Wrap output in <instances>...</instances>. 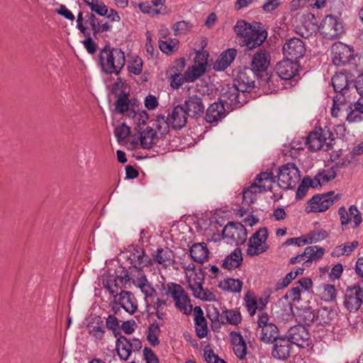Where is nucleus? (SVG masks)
<instances>
[{
    "instance_id": "nucleus-1",
    "label": "nucleus",
    "mask_w": 363,
    "mask_h": 363,
    "mask_svg": "<svg viewBox=\"0 0 363 363\" xmlns=\"http://www.w3.org/2000/svg\"><path fill=\"white\" fill-rule=\"evenodd\" d=\"M234 31L243 39L242 43L248 50L259 47L268 35L265 26L257 21L250 23L245 20H238L234 26Z\"/></svg>"
},
{
    "instance_id": "nucleus-2",
    "label": "nucleus",
    "mask_w": 363,
    "mask_h": 363,
    "mask_svg": "<svg viewBox=\"0 0 363 363\" xmlns=\"http://www.w3.org/2000/svg\"><path fill=\"white\" fill-rule=\"evenodd\" d=\"M98 65L101 72L118 76L125 65V52L121 48L111 47L108 43L99 51Z\"/></svg>"
},
{
    "instance_id": "nucleus-3",
    "label": "nucleus",
    "mask_w": 363,
    "mask_h": 363,
    "mask_svg": "<svg viewBox=\"0 0 363 363\" xmlns=\"http://www.w3.org/2000/svg\"><path fill=\"white\" fill-rule=\"evenodd\" d=\"M352 74L346 69L335 74L331 79L334 91L337 95L333 98V104L331 108V115L337 117L338 113L342 109L346 104L349 102L347 96L350 86H353V80L350 79Z\"/></svg>"
},
{
    "instance_id": "nucleus-4",
    "label": "nucleus",
    "mask_w": 363,
    "mask_h": 363,
    "mask_svg": "<svg viewBox=\"0 0 363 363\" xmlns=\"http://www.w3.org/2000/svg\"><path fill=\"white\" fill-rule=\"evenodd\" d=\"M129 273V270L122 265L120 269H116L114 274L108 273L103 279V286L116 299L119 296V289L125 290L130 286V281L136 284V280Z\"/></svg>"
},
{
    "instance_id": "nucleus-5",
    "label": "nucleus",
    "mask_w": 363,
    "mask_h": 363,
    "mask_svg": "<svg viewBox=\"0 0 363 363\" xmlns=\"http://www.w3.org/2000/svg\"><path fill=\"white\" fill-rule=\"evenodd\" d=\"M308 20L311 21L312 30L315 31L316 29H318L323 38L335 40L345 32L342 21L334 15H327L321 21L319 27H318V22L313 14L308 15Z\"/></svg>"
},
{
    "instance_id": "nucleus-6",
    "label": "nucleus",
    "mask_w": 363,
    "mask_h": 363,
    "mask_svg": "<svg viewBox=\"0 0 363 363\" xmlns=\"http://www.w3.org/2000/svg\"><path fill=\"white\" fill-rule=\"evenodd\" d=\"M251 97L252 94L245 93L233 83L232 85L226 84L223 87L220 98L218 99L233 110L243 106Z\"/></svg>"
},
{
    "instance_id": "nucleus-7",
    "label": "nucleus",
    "mask_w": 363,
    "mask_h": 363,
    "mask_svg": "<svg viewBox=\"0 0 363 363\" xmlns=\"http://www.w3.org/2000/svg\"><path fill=\"white\" fill-rule=\"evenodd\" d=\"M233 83L245 93L251 94L255 87V79L258 77L250 67L238 66L233 71Z\"/></svg>"
},
{
    "instance_id": "nucleus-8",
    "label": "nucleus",
    "mask_w": 363,
    "mask_h": 363,
    "mask_svg": "<svg viewBox=\"0 0 363 363\" xmlns=\"http://www.w3.org/2000/svg\"><path fill=\"white\" fill-rule=\"evenodd\" d=\"M363 303V279L347 286L344 292L343 306L350 312L357 311Z\"/></svg>"
},
{
    "instance_id": "nucleus-9",
    "label": "nucleus",
    "mask_w": 363,
    "mask_h": 363,
    "mask_svg": "<svg viewBox=\"0 0 363 363\" xmlns=\"http://www.w3.org/2000/svg\"><path fill=\"white\" fill-rule=\"evenodd\" d=\"M277 182L280 188L284 190L294 189L298 182L301 174L298 168L294 163L289 162L279 168Z\"/></svg>"
},
{
    "instance_id": "nucleus-10",
    "label": "nucleus",
    "mask_w": 363,
    "mask_h": 363,
    "mask_svg": "<svg viewBox=\"0 0 363 363\" xmlns=\"http://www.w3.org/2000/svg\"><path fill=\"white\" fill-rule=\"evenodd\" d=\"M300 64L286 58L277 63L276 72L277 75L284 80H289L291 86H295L298 79Z\"/></svg>"
},
{
    "instance_id": "nucleus-11",
    "label": "nucleus",
    "mask_w": 363,
    "mask_h": 363,
    "mask_svg": "<svg viewBox=\"0 0 363 363\" xmlns=\"http://www.w3.org/2000/svg\"><path fill=\"white\" fill-rule=\"evenodd\" d=\"M167 293H169L175 301L177 308L184 311L186 315L191 313L193 306L190 303V298L181 285L171 283V285H168Z\"/></svg>"
},
{
    "instance_id": "nucleus-12",
    "label": "nucleus",
    "mask_w": 363,
    "mask_h": 363,
    "mask_svg": "<svg viewBox=\"0 0 363 363\" xmlns=\"http://www.w3.org/2000/svg\"><path fill=\"white\" fill-rule=\"evenodd\" d=\"M354 49L342 42H336L331 47L333 62L335 66H345L354 60Z\"/></svg>"
},
{
    "instance_id": "nucleus-13",
    "label": "nucleus",
    "mask_w": 363,
    "mask_h": 363,
    "mask_svg": "<svg viewBox=\"0 0 363 363\" xmlns=\"http://www.w3.org/2000/svg\"><path fill=\"white\" fill-rule=\"evenodd\" d=\"M282 52L285 58L298 62L306 53L305 44L299 38H291L284 44Z\"/></svg>"
},
{
    "instance_id": "nucleus-14",
    "label": "nucleus",
    "mask_w": 363,
    "mask_h": 363,
    "mask_svg": "<svg viewBox=\"0 0 363 363\" xmlns=\"http://www.w3.org/2000/svg\"><path fill=\"white\" fill-rule=\"evenodd\" d=\"M247 229L241 223L238 222H228L222 231L223 238L231 239L235 242L237 245L244 244L247 240Z\"/></svg>"
},
{
    "instance_id": "nucleus-15",
    "label": "nucleus",
    "mask_w": 363,
    "mask_h": 363,
    "mask_svg": "<svg viewBox=\"0 0 363 363\" xmlns=\"http://www.w3.org/2000/svg\"><path fill=\"white\" fill-rule=\"evenodd\" d=\"M326 145V150L332 148L331 141L326 142L325 134L320 127H315L308 136L306 137L305 145L307 149L311 152H316L320 150L323 145Z\"/></svg>"
},
{
    "instance_id": "nucleus-16",
    "label": "nucleus",
    "mask_w": 363,
    "mask_h": 363,
    "mask_svg": "<svg viewBox=\"0 0 363 363\" xmlns=\"http://www.w3.org/2000/svg\"><path fill=\"white\" fill-rule=\"evenodd\" d=\"M124 258L130 261L128 267L129 273L135 278L138 276L145 275L143 271L145 267H149L152 264V259L145 253V250H142L141 254L137 255L135 257H131V255L124 256Z\"/></svg>"
},
{
    "instance_id": "nucleus-17",
    "label": "nucleus",
    "mask_w": 363,
    "mask_h": 363,
    "mask_svg": "<svg viewBox=\"0 0 363 363\" xmlns=\"http://www.w3.org/2000/svg\"><path fill=\"white\" fill-rule=\"evenodd\" d=\"M286 335L291 344L299 347L309 345L310 333L303 324H297L291 327Z\"/></svg>"
},
{
    "instance_id": "nucleus-18",
    "label": "nucleus",
    "mask_w": 363,
    "mask_h": 363,
    "mask_svg": "<svg viewBox=\"0 0 363 363\" xmlns=\"http://www.w3.org/2000/svg\"><path fill=\"white\" fill-rule=\"evenodd\" d=\"M272 356L279 360H286L291 355V343L286 335L273 338Z\"/></svg>"
},
{
    "instance_id": "nucleus-19",
    "label": "nucleus",
    "mask_w": 363,
    "mask_h": 363,
    "mask_svg": "<svg viewBox=\"0 0 363 363\" xmlns=\"http://www.w3.org/2000/svg\"><path fill=\"white\" fill-rule=\"evenodd\" d=\"M183 106L187 111L188 116L192 118L198 119L204 113L205 106L203 99L197 94L189 96L185 100Z\"/></svg>"
},
{
    "instance_id": "nucleus-20",
    "label": "nucleus",
    "mask_w": 363,
    "mask_h": 363,
    "mask_svg": "<svg viewBox=\"0 0 363 363\" xmlns=\"http://www.w3.org/2000/svg\"><path fill=\"white\" fill-rule=\"evenodd\" d=\"M270 60V54L265 50H261L253 55L250 67L259 77L261 72L267 70Z\"/></svg>"
},
{
    "instance_id": "nucleus-21",
    "label": "nucleus",
    "mask_w": 363,
    "mask_h": 363,
    "mask_svg": "<svg viewBox=\"0 0 363 363\" xmlns=\"http://www.w3.org/2000/svg\"><path fill=\"white\" fill-rule=\"evenodd\" d=\"M338 214L340 215L342 225H346L349 224V223L352 220V218H353V221L354 223L353 228H356L359 226L362 221V214L355 205H351L348 211L346 210L345 207H340L338 209Z\"/></svg>"
},
{
    "instance_id": "nucleus-22",
    "label": "nucleus",
    "mask_w": 363,
    "mask_h": 363,
    "mask_svg": "<svg viewBox=\"0 0 363 363\" xmlns=\"http://www.w3.org/2000/svg\"><path fill=\"white\" fill-rule=\"evenodd\" d=\"M113 303L120 305L121 308L130 315L134 314L138 309V304L133 294L126 290H121L118 298L114 299Z\"/></svg>"
},
{
    "instance_id": "nucleus-23",
    "label": "nucleus",
    "mask_w": 363,
    "mask_h": 363,
    "mask_svg": "<svg viewBox=\"0 0 363 363\" xmlns=\"http://www.w3.org/2000/svg\"><path fill=\"white\" fill-rule=\"evenodd\" d=\"M227 111L224 104L219 100L213 102L206 109L205 120L208 123H216L224 118Z\"/></svg>"
},
{
    "instance_id": "nucleus-24",
    "label": "nucleus",
    "mask_w": 363,
    "mask_h": 363,
    "mask_svg": "<svg viewBox=\"0 0 363 363\" xmlns=\"http://www.w3.org/2000/svg\"><path fill=\"white\" fill-rule=\"evenodd\" d=\"M257 189H259V192L272 191L273 186H267L265 184H257L252 183L249 187L244 189L242 191V204L249 206L255 202L257 200Z\"/></svg>"
},
{
    "instance_id": "nucleus-25",
    "label": "nucleus",
    "mask_w": 363,
    "mask_h": 363,
    "mask_svg": "<svg viewBox=\"0 0 363 363\" xmlns=\"http://www.w3.org/2000/svg\"><path fill=\"white\" fill-rule=\"evenodd\" d=\"M346 111L347 113V121L350 123L359 122L363 120V116L361 114L363 113V96H360V98L354 104V108H352V103L349 101L340 111Z\"/></svg>"
},
{
    "instance_id": "nucleus-26",
    "label": "nucleus",
    "mask_w": 363,
    "mask_h": 363,
    "mask_svg": "<svg viewBox=\"0 0 363 363\" xmlns=\"http://www.w3.org/2000/svg\"><path fill=\"white\" fill-rule=\"evenodd\" d=\"M170 116V123L172 128L181 130L186 124L188 113L182 104L176 106Z\"/></svg>"
},
{
    "instance_id": "nucleus-27",
    "label": "nucleus",
    "mask_w": 363,
    "mask_h": 363,
    "mask_svg": "<svg viewBox=\"0 0 363 363\" xmlns=\"http://www.w3.org/2000/svg\"><path fill=\"white\" fill-rule=\"evenodd\" d=\"M237 53V50L235 48H229L223 51L213 65V69L217 72L224 71L234 61Z\"/></svg>"
},
{
    "instance_id": "nucleus-28",
    "label": "nucleus",
    "mask_w": 363,
    "mask_h": 363,
    "mask_svg": "<svg viewBox=\"0 0 363 363\" xmlns=\"http://www.w3.org/2000/svg\"><path fill=\"white\" fill-rule=\"evenodd\" d=\"M174 252L169 247L157 248L155 255H153L152 261L161 264L164 269L174 263Z\"/></svg>"
},
{
    "instance_id": "nucleus-29",
    "label": "nucleus",
    "mask_w": 363,
    "mask_h": 363,
    "mask_svg": "<svg viewBox=\"0 0 363 363\" xmlns=\"http://www.w3.org/2000/svg\"><path fill=\"white\" fill-rule=\"evenodd\" d=\"M189 252L191 258L197 263L203 264L208 259L209 251L205 242L193 244Z\"/></svg>"
},
{
    "instance_id": "nucleus-30",
    "label": "nucleus",
    "mask_w": 363,
    "mask_h": 363,
    "mask_svg": "<svg viewBox=\"0 0 363 363\" xmlns=\"http://www.w3.org/2000/svg\"><path fill=\"white\" fill-rule=\"evenodd\" d=\"M243 262L242 250L240 248H235L230 255L226 256L223 261L221 267L229 271L233 270L241 266Z\"/></svg>"
},
{
    "instance_id": "nucleus-31",
    "label": "nucleus",
    "mask_w": 363,
    "mask_h": 363,
    "mask_svg": "<svg viewBox=\"0 0 363 363\" xmlns=\"http://www.w3.org/2000/svg\"><path fill=\"white\" fill-rule=\"evenodd\" d=\"M321 174H316L315 180L317 181L315 184H313V181L309 176H306L302 179L301 184L298 186L296 194V199H302L308 192V187L315 189L318 186H321L320 178Z\"/></svg>"
},
{
    "instance_id": "nucleus-32",
    "label": "nucleus",
    "mask_w": 363,
    "mask_h": 363,
    "mask_svg": "<svg viewBox=\"0 0 363 363\" xmlns=\"http://www.w3.org/2000/svg\"><path fill=\"white\" fill-rule=\"evenodd\" d=\"M157 132L152 127H147L140 132V142L143 149L150 150L156 144Z\"/></svg>"
},
{
    "instance_id": "nucleus-33",
    "label": "nucleus",
    "mask_w": 363,
    "mask_h": 363,
    "mask_svg": "<svg viewBox=\"0 0 363 363\" xmlns=\"http://www.w3.org/2000/svg\"><path fill=\"white\" fill-rule=\"evenodd\" d=\"M340 198L339 194L334 196V198H326L324 197L319 202L318 204L310 205V207L306 208L307 213H319L327 211L331 206L333 205L335 201H337Z\"/></svg>"
},
{
    "instance_id": "nucleus-34",
    "label": "nucleus",
    "mask_w": 363,
    "mask_h": 363,
    "mask_svg": "<svg viewBox=\"0 0 363 363\" xmlns=\"http://www.w3.org/2000/svg\"><path fill=\"white\" fill-rule=\"evenodd\" d=\"M335 312L330 307H320L316 313V322L318 325H325L333 320Z\"/></svg>"
},
{
    "instance_id": "nucleus-35",
    "label": "nucleus",
    "mask_w": 363,
    "mask_h": 363,
    "mask_svg": "<svg viewBox=\"0 0 363 363\" xmlns=\"http://www.w3.org/2000/svg\"><path fill=\"white\" fill-rule=\"evenodd\" d=\"M206 72L203 64L201 66L197 65L189 66L184 72V79L186 82H194L202 77Z\"/></svg>"
},
{
    "instance_id": "nucleus-36",
    "label": "nucleus",
    "mask_w": 363,
    "mask_h": 363,
    "mask_svg": "<svg viewBox=\"0 0 363 363\" xmlns=\"http://www.w3.org/2000/svg\"><path fill=\"white\" fill-rule=\"evenodd\" d=\"M298 317L299 324H303L304 326L311 325L315 320L316 321V313L311 306L299 309Z\"/></svg>"
},
{
    "instance_id": "nucleus-37",
    "label": "nucleus",
    "mask_w": 363,
    "mask_h": 363,
    "mask_svg": "<svg viewBox=\"0 0 363 363\" xmlns=\"http://www.w3.org/2000/svg\"><path fill=\"white\" fill-rule=\"evenodd\" d=\"M279 336V330L276 325L261 330L259 340L265 344H272L273 338Z\"/></svg>"
},
{
    "instance_id": "nucleus-38",
    "label": "nucleus",
    "mask_w": 363,
    "mask_h": 363,
    "mask_svg": "<svg viewBox=\"0 0 363 363\" xmlns=\"http://www.w3.org/2000/svg\"><path fill=\"white\" fill-rule=\"evenodd\" d=\"M242 281L240 279L228 278L221 282L218 286L223 290L233 293H240L242 287Z\"/></svg>"
},
{
    "instance_id": "nucleus-39",
    "label": "nucleus",
    "mask_w": 363,
    "mask_h": 363,
    "mask_svg": "<svg viewBox=\"0 0 363 363\" xmlns=\"http://www.w3.org/2000/svg\"><path fill=\"white\" fill-rule=\"evenodd\" d=\"M186 65V60L184 57H181L174 60L172 67L166 70L165 75L167 77H179L183 72Z\"/></svg>"
},
{
    "instance_id": "nucleus-40",
    "label": "nucleus",
    "mask_w": 363,
    "mask_h": 363,
    "mask_svg": "<svg viewBox=\"0 0 363 363\" xmlns=\"http://www.w3.org/2000/svg\"><path fill=\"white\" fill-rule=\"evenodd\" d=\"M160 333V325L156 320L149 325L147 340L152 346L156 347L160 344L158 336Z\"/></svg>"
},
{
    "instance_id": "nucleus-41",
    "label": "nucleus",
    "mask_w": 363,
    "mask_h": 363,
    "mask_svg": "<svg viewBox=\"0 0 363 363\" xmlns=\"http://www.w3.org/2000/svg\"><path fill=\"white\" fill-rule=\"evenodd\" d=\"M128 96L129 93H126L124 91H121V93L118 94L117 99L114 104L115 109L118 113L121 114H124L125 111L128 110Z\"/></svg>"
},
{
    "instance_id": "nucleus-42",
    "label": "nucleus",
    "mask_w": 363,
    "mask_h": 363,
    "mask_svg": "<svg viewBox=\"0 0 363 363\" xmlns=\"http://www.w3.org/2000/svg\"><path fill=\"white\" fill-rule=\"evenodd\" d=\"M135 278H137L135 285L140 289L145 298L152 296L155 289L148 283L146 275L138 276Z\"/></svg>"
},
{
    "instance_id": "nucleus-43",
    "label": "nucleus",
    "mask_w": 363,
    "mask_h": 363,
    "mask_svg": "<svg viewBox=\"0 0 363 363\" xmlns=\"http://www.w3.org/2000/svg\"><path fill=\"white\" fill-rule=\"evenodd\" d=\"M232 335H235L239 337V343L236 344L233 348L235 354L240 359H245L247 354V345L245 340L240 333H233Z\"/></svg>"
},
{
    "instance_id": "nucleus-44",
    "label": "nucleus",
    "mask_w": 363,
    "mask_h": 363,
    "mask_svg": "<svg viewBox=\"0 0 363 363\" xmlns=\"http://www.w3.org/2000/svg\"><path fill=\"white\" fill-rule=\"evenodd\" d=\"M223 313L225 315V318L226 320V323L233 325H238L242 321V315L240 311L233 310V309H225L223 311Z\"/></svg>"
},
{
    "instance_id": "nucleus-45",
    "label": "nucleus",
    "mask_w": 363,
    "mask_h": 363,
    "mask_svg": "<svg viewBox=\"0 0 363 363\" xmlns=\"http://www.w3.org/2000/svg\"><path fill=\"white\" fill-rule=\"evenodd\" d=\"M306 257L310 260L317 261L322 258L325 253V249L317 245L309 246L305 248Z\"/></svg>"
},
{
    "instance_id": "nucleus-46",
    "label": "nucleus",
    "mask_w": 363,
    "mask_h": 363,
    "mask_svg": "<svg viewBox=\"0 0 363 363\" xmlns=\"http://www.w3.org/2000/svg\"><path fill=\"white\" fill-rule=\"evenodd\" d=\"M328 236V233L325 230L320 229L319 230H313L311 234H308L307 240H303V245L311 244L313 242H317L318 241L325 240Z\"/></svg>"
},
{
    "instance_id": "nucleus-47",
    "label": "nucleus",
    "mask_w": 363,
    "mask_h": 363,
    "mask_svg": "<svg viewBox=\"0 0 363 363\" xmlns=\"http://www.w3.org/2000/svg\"><path fill=\"white\" fill-rule=\"evenodd\" d=\"M268 238V230L267 228H262L250 238L252 239V244L256 246H261Z\"/></svg>"
},
{
    "instance_id": "nucleus-48",
    "label": "nucleus",
    "mask_w": 363,
    "mask_h": 363,
    "mask_svg": "<svg viewBox=\"0 0 363 363\" xmlns=\"http://www.w3.org/2000/svg\"><path fill=\"white\" fill-rule=\"evenodd\" d=\"M277 176H274L272 172H262L257 174L253 183L262 184V182H269V186H272V184L277 182Z\"/></svg>"
},
{
    "instance_id": "nucleus-49",
    "label": "nucleus",
    "mask_w": 363,
    "mask_h": 363,
    "mask_svg": "<svg viewBox=\"0 0 363 363\" xmlns=\"http://www.w3.org/2000/svg\"><path fill=\"white\" fill-rule=\"evenodd\" d=\"M158 44L161 51L169 55L174 51V48L179 44V40L174 38L167 41L160 40Z\"/></svg>"
},
{
    "instance_id": "nucleus-50",
    "label": "nucleus",
    "mask_w": 363,
    "mask_h": 363,
    "mask_svg": "<svg viewBox=\"0 0 363 363\" xmlns=\"http://www.w3.org/2000/svg\"><path fill=\"white\" fill-rule=\"evenodd\" d=\"M191 28L192 24L190 22L186 21H178L175 23L172 26V29L175 35L185 34L189 31Z\"/></svg>"
},
{
    "instance_id": "nucleus-51",
    "label": "nucleus",
    "mask_w": 363,
    "mask_h": 363,
    "mask_svg": "<svg viewBox=\"0 0 363 363\" xmlns=\"http://www.w3.org/2000/svg\"><path fill=\"white\" fill-rule=\"evenodd\" d=\"M130 133V128L125 123H122L114 130V134L118 143L123 141L129 135Z\"/></svg>"
},
{
    "instance_id": "nucleus-52",
    "label": "nucleus",
    "mask_w": 363,
    "mask_h": 363,
    "mask_svg": "<svg viewBox=\"0 0 363 363\" xmlns=\"http://www.w3.org/2000/svg\"><path fill=\"white\" fill-rule=\"evenodd\" d=\"M116 350L119 358L123 361L128 360L133 351L131 342L121 345L119 347H116Z\"/></svg>"
},
{
    "instance_id": "nucleus-53",
    "label": "nucleus",
    "mask_w": 363,
    "mask_h": 363,
    "mask_svg": "<svg viewBox=\"0 0 363 363\" xmlns=\"http://www.w3.org/2000/svg\"><path fill=\"white\" fill-rule=\"evenodd\" d=\"M143 62L140 57L135 56L132 61L131 65H128V71L135 75H139L143 70Z\"/></svg>"
},
{
    "instance_id": "nucleus-54",
    "label": "nucleus",
    "mask_w": 363,
    "mask_h": 363,
    "mask_svg": "<svg viewBox=\"0 0 363 363\" xmlns=\"http://www.w3.org/2000/svg\"><path fill=\"white\" fill-rule=\"evenodd\" d=\"M196 334L199 338L205 337L208 334V323L206 318L194 321Z\"/></svg>"
},
{
    "instance_id": "nucleus-55",
    "label": "nucleus",
    "mask_w": 363,
    "mask_h": 363,
    "mask_svg": "<svg viewBox=\"0 0 363 363\" xmlns=\"http://www.w3.org/2000/svg\"><path fill=\"white\" fill-rule=\"evenodd\" d=\"M89 6L91 12L96 13L100 16H106L108 13V8L104 2L90 3Z\"/></svg>"
},
{
    "instance_id": "nucleus-56",
    "label": "nucleus",
    "mask_w": 363,
    "mask_h": 363,
    "mask_svg": "<svg viewBox=\"0 0 363 363\" xmlns=\"http://www.w3.org/2000/svg\"><path fill=\"white\" fill-rule=\"evenodd\" d=\"M323 296L326 301H333L336 299L337 291L334 285L324 284L323 285Z\"/></svg>"
},
{
    "instance_id": "nucleus-57",
    "label": "nucleus",
    "mask_w": 363,
    "mask_h": 363,
    "mask_svg": "<svg viewBox=\"0 0 363 363\" xmlns=\"http://www.w3.org/2000/svg\"><path fill=\"white\" fill-rule=\"evenodd\" d=\"M268 246H256L255 245L252 244V239H250L247 254L250 257L257 256L261 253L266 252Z\"/></svg>"
},
{
    "instance_id": "nucleus-58",
    "label": "nucleus",
    "mask_w": 363,
    "mask_h": 363,
    "mask_svg": "<svg viewBox=\"0 0 363 363\" xmlns=\"http://www.w3.org/2000/svg\"><path fill=\"white\" fill-rule=\"evenodd\" d=\"M188 288L191 289L193 292V295L199 299L202 300V296H201V292L203 291V278H201L200 282L195 281L194 284L191 283V281H189Z\"/></svg>"
},
{
    "instance_id": "nucleus-59",
    "label": "nucleus",
    "mask_w": 363,
    "mask_h": 363,
    "mask_svg": "<svg viewBox=\"0 0 363 363\" xmlns=\"http://www.w3.org/2000/svg\"><path fill=\"white\" fill-rule=\"evenodd\" d=\"M86 39L83 41V44L89 54H94L96 51L97 45L91 37V33L88 30V34L84 35Z\"/></svg>"
},
{
    "instance_id": "nucleus-60",
    "label": "nucleus",
    "mask_w": 363,
    "mask_h": 363,
    "mask_svg": "<svg viewBox=\"0 0 363 363\" xmlns=\"http://www.w3.org/2000/svg\"><path fill=\"white\" fill-rule=\"evenodd\" d=\"M89 334L98 340H101L106 333L104 327L88 325Z\"/></svg>"
},
{
    "instance_id": "nucleus-61",
    "label": "nucleus",
    "mask_w": 363,
    "mask_h": 363,
    "mask_svg": "<svg viewBox=\"0 0 363 363\" xmlns=\"http://www.w3.org/2000/svg\"><path fill=\"white\" fill-rule=\"evenodd\" d=\"M208 57L209 53L206 50L196 52L195 57V64L199 66H201L203 64L204 68L206 69Z\"/></svg>"
},
{
    "instance_id": "nucleus-62",
    "label": "nucleus",
    "mask_w": 363,
    "mask_h": 363,
    "mask_svg": "<svg viewBox=\"0 0 363 363\" xmlns=\"http://www.w3.org/2000/svg\"><path fill=\"white\" fill-rule=\"evenodd\" d=\"M283 298L286 300L291 298L293 302L299 301L301 299L300 286H296L291 288L286 292Z\"/></svg>"
},
{
    "instance_id": "nucleus-63",
    "label": "nucleus",
    "mask_w": 363,
    "mask_h": 363,
    "mask_svg": "<svg viewBox=\"0 0 363 363\" xmlns=\"http://www.w3.org/2000/svg\"><path fill=\"white\" fill-rule=\"evenodd\" d=\"M143 357L146 363H160L159 358L152 350L148 347H145L143 349Z\"/></svg>"
},
{
    "instance_id": "nucleus-64",
    "label": "nucleus",
    "mask_w": 363,
    "mask_h": 363,
    "mask_svg": "<svg viewBox=\"0 0 363 363\" xmlns=\"http://www.w3.org/2000/svg\"><path fill=\"white\" fill-rule=\"evenodd\" d=\"M149 119V114L145 110L138 111L137 117L134 121L137 123L138 125L135 128L138 132H140V125H145Z\"/></svg>"
}]
</instances>
